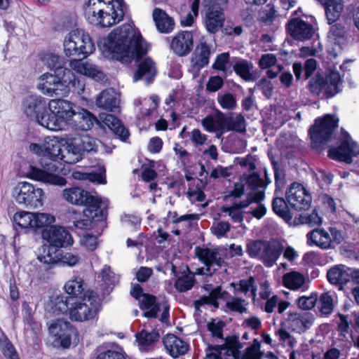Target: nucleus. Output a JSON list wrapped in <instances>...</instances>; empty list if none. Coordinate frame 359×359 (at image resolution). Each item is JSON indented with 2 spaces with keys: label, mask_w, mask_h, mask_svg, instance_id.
<instances>
[{
  "label": "nucleus",
  "mask_w": 359,
  "mask_h": 359,
  "mask_svg": "<svg viewBox=\"0 0 359 359\" xmlns=\"http://www.w3.org/2000/svg\"><path fill=\"white\" fill-rule=\"evenodd\" d=\"M245 120L241 114H236L229 118L224 117V128L226 131L243 133L245 131Z\"/></svg>",
  "instance_id": "43"
},
{
  "label": "nucleus",
  "mask_w": 359,
  "mask_h": 359,
  "mask_svg": "<svg viewBox=\"0 0 359 359\" xmlns=\"http://www.w3.org/2000/svg\"><path fill=\"white\" fill-rule=\"evenodd\" d=\"M304 276L297 271H291L285 273L283 277V285L291 290H297L304 283Z\"/></svg>",
  "instance_id": "46"
},
{
  "label": "nucleus",
  "mask_w": 359,
  "mask_h": 359,
  "mask_svg": "<svg viewBox=\"0 0 359 359\" xmlns=\"http://www.w3.org/2000/svg\"><path fill=\"white\" fill-rule=\"evenodd\" d=\"M45 65L50 69H64L65 68L60 67L61 57L54 53H48L43 57Z\"/></svg>",
  "instance_id": "60"
},
{
  "label": "nucleus",
  "mask_w": 359,
  "mask_h": 359,
  "mask_svg": "<svg viewBox=\"0 0 359 359\" xmlns=\"http://www.w3.org/2000/svg\"><path fill=\"white\" fill-rule=\"evenodd\" d=\"M248 304L244 299L232 297L226 302V307L231 311L243 313L248 312Z\"/></svg>",
  "instance_id": "52"
},
{
  "label": "nucleus",
  "mask_w": 359,
  "mask_h": 359,
  "mask_svg": "<svg viewBox=\"0 0 359 359\" xmlns=\"http://www.w3.org/2000/svg\"><path fill=\"white\" fill-rule=\"evenodd\" d=\"M55 222L54 215L46 212L20 210L13 215V222L22 229H39Z\"/></svg>",
  "instance_id": "11"
},
{
  "label": "nucleus",
  "mask_w": 359,
  "mask_h": 359,
  "mask_svg": "<svg viewBox=\"0 0 359 359\" xmlns=\"http://www.w3.org/2000/svg\"><path fill=\"white\" fill-rule=\"evenodd\" d=\"M318 300L316 293H312L309 296H302L297 299V304L302 310L312 309Z\"/></svg>",
  "instance_id": "56"
},
{
  "label": "nucleus",
  "mask_w": 359,
  "mask_h": 359,
  "mask_svg": "<svg viewBox=\"0 0 359 359\" xmlns=\"http://www.w3.org/2000/svg\"><path fill=\"white\" fill-rule=\"evenodd\" d=\"M334 292H323L319 297L318 309L321 315L328 316L332 313L334 305Z\"/></svg>",
  "instance_id": "40"
},
{
  "label": "nucleus",
  "mask_w": 359,
  "mask_h": 359,
  "mask_svg": "<svg viewBox=\"0 0 359 359\" xmlns=\"http://www.w3.org/2000/svg\"><path fill=\"white\" fill-rule=\"evenodd\" d=\"M97 352V355L95 359H126L123 353L117 348L105 349L99 347Z\"/></svg>",
  "instance_id": "53"
},
{
  "label": "nucleus",
  "mask_w": 359,
  "mask_h": 359,
  "mask_svg": "<svg viewBox=\"0 0 359 359\" xmlns=\"http://www.w3.org/2000/svg\"><path fill=\"white\" fill-rule=\"evenodd\" d=\"M229 54L228 53H222L218 55L212 65V69L225 72L226 71V65L229 61Z\"/></svg>",
  "instance_id": "63"
},
{
  "label": "nucleus",
  "mask_w": 359,
  "mask_h": 359,
  "mask_svg": "<svg viewBox=\"0 0 359 359\" xmlns=\"http://www.w3.org/2000/svg\"><path fill=\"white\" fill-rule=\"evenodd\" d=\"M11 195L18 204L25 208H38L43 205L44 192L29 182H20L13 188Z\"/></svg>",
  "instance_id": "9"
},
{
  "label": "nucleus",
  "mask_w": 359,
  "mask_h": 359,
  "mask_svg": "<svg viewBox=\"0 0 359 359\" xmlns=\"http://www.w3.org/2000/svg\"><path fill=\"white\" fill-rule=\"evenodd\" d=\"M151 323V322L149 323L147 325H145L142 331L136 334V339L142 347L152 344L159 338L158 331L154 329Z\"/></svg>",
  "instance_id": "34"
},
{
  "label": "nucleus",
  "mask_w": 359,
  "mask_h": 359,
  "mask_svg": "<svg viewBox=\"0 0 359 359\" xmlns=\"http://www.w3.org/2000/svg\"><path fill=\"white\" fill-rule=\"evenodd\" d=\"M104 172V169H102V171L100 173L74 171L72 172V177L74 180H88L92 182H97V184H104L106 183Z\"/></svg>",
  "instance_id": "50"
},
{
  "label": "nucleus",
  "mask_w": 359,
  "mask_h": 359,
  "mask_svg": "<svg viewBox=\"0 0 359 359\" xmlns=\"http://www.w3.org/2000/svg\"><path fill=\"white\" fill-rule=\"evenodd\" d=\"M267 243L263 241H249L247 243V253L250 257L261 260Z\"/></svg>",
  "instance_id": "51"
},
{
  "label": "nucleus",
  "mask_w": 359,
  "mask_h": 359,
  "mask_svg": "<svg viewBox=\"0 0 359 359\" xmlns=\"http://www.w3.org/2000/svg\"><path fill=\"white\" fill-rule=\"evenodd\" d=\"M74 126L82 130L91 129L95 122L106 126L121 140L126 141L128 136V130L125 128L121 121L111 114L102 113L99 115V121L90 111L84 109L74 111V117L71 121Z\"/></svg>",
  "instance_id": "8"
},
{
  "label": "nucleus",
  "mask_w": 359,
  "mask_h": 359,
  "mask_svg": "<svg viewBox=\"0 0 359 359\" xmlns=\"http://www.w3.org/2000/svg\"><path fill=\"white\" fill-rule=\"evenodd\" d=\"M230 229L231 225L229 222L220 221L212 224L211 231L217 238H222L226 236Z\"/></svg>",
  "instance_id": "61"
},
{
  "label": "nucleus",
  "mask_w": 359,
  "mask_h": 359,
  "mask_svg": "<svg viewBox=\"0 0 359 359\" xmlns=\"http://www.w3.org/2000/svg\"><path fill=\"white\" fill-rule=\"evenodd\" d=\"M159 103V98L156 95H151L149 99H144L142 102L140 100L135 101L136 104H143L144 107L140 109L143 116H148L151 112L156 109Z\"/></svg>",
  "instance_id": "54"
},
{
  "label": "nucleus",
  "mask_w": 359,
  "mask_h": 359,
  "mask_svg": "<svg viewBox=\"0 0 359 359\" xmlns=\"http://www.w3.org/2000/svg\"><path fill=\"white\" fill-rule=\"evenodd\" d=\"M309 245H316L322 250H329L334 248V245L339 244L344 241V236L341 231L334 227H330L328 230L323 228H317L306 234Z\"/></svg>",
  "instance_id": "10"
},
{
  "label": "nucleus",
  "mask_w": 359,
  "mask_h": 359,
  "mask_svg": "<svg viewBox=\"0 0 359 359\" xmlns=\"http://www.w3.org/2000/svg\"><path fill=\"white\" fill-rule=\"evenodd\" d=\"M351 269L343 264L336 265L328 270L327 278L332 285L346 284L351 278Z\"/></svg>",
  "instance_id": "29"
},
{
  "label": "nucleus",
  "mask_w": 359,
  "mask_h": 359,
  "mask_svg": "<svg viewBox=\"0 0 359 359\" xmlns=\"http://www.w3.org/2000/svg\"><path fill=\"white\" fill-rule=\"evenodd\" d=\"M195 251L199 259L205 264L207 272L211 273L212 267L220 268L224 264V261L215 250L198 247L196 248Z\"/></svg>",
  "instance_id": "26"
},
{
  "label": "nucleus",
  "mask_w": 359,
  "mask_h": 359,
  "mask_svg": "<svg viewBox=\"0 0 359 359\" xmlns=\"http://www.w3.org/2000/svg\"><path fill=\"white\" fill-rule=\"evenodd\" d=\"M99 302L93 291H88L83 297H57L53 312L67 313L73 321L83 322L94 318L97 313Z\"/></svg>",
  "instance_id": "4"
},
{
  "label": "nucleus",
  "mask_w": 359,
  "mask_h": 359,
  "mask_svg": "<svg viewBox=\"0 0 359 359\" xmlns=\"http://www.w3.org/2000/svg\"><path fill=\"white\" fill-rule=\"evenodd\" d=\"M46 158L50 159L49 162L40 161L42 168L29 165L25 172V176L35 181H39L53 185L65 186L66 180L53 172L57 170L56 164L53 161L61 160L62 156V144L55 137H46Z\"/></svg>",
  "instance_id": "5"
},
{
  "label": "nucleus",
  "mask_w": 359,
  "mask_h": 359,
  "mask_svg": "<svg viewBox=\"0 0 359 359\" xmlns=\"http://www.w3.org/2000/svg\"><path fill=\"white\" fill-rule=\"evenodd\" d=\"M73 104L63 99H53L48 102V109L56 114V116L67 126L71 123L74 111Z\"/></svg>",
  "instance_id": "23"
},
{
  "label": "nucleus",
  "mask_w": 359,
  "mask_h": 359,
  "mask_svg": "<svg viewBox=\"0 0 359 359\" xmlns=\"http://www.w3.org/2000/svg\"><path fill=\"white\" fill-rule=\"evenodd\" d=\"M82 155L76 137L67 139L62 150V161L66 163L74 164L82 158Z\"/></svg>",
  "instance_id": "30"
},
{
  "label": "nucleus",
  "mask_w": 359,
  "mask_h": 359,
  "mask_svg": "<svg viewBox=\"0 0 359 359\" xmlns=\"http://www.w3.org/2000/svg\"><path fill=\"white\" fill-rule=\"evenodd\" d=\"M273 211L286 222H290L292 215L287 208V203L283 198L276 197L272 201Z\"/></svg>",
  "instance_id": "47"
},
{
  "label": "nucleus",
  "mask_w": 359,
  "mask_h": 359,
  "mask_svg": "<svg viewBox=\"0 0 359 359\" xmlns=\"http://www.w3.org/2000/svg\"><path fill=\"white\" fill-rule=\"evenodd\" d=\"M217 100L223 109L233 110L237 106L235 96L229 93L218 95Z\"/></svg>",
  "instance_id": "55"
},
{
  "label": "nucleus",
  "mask_w": 359,
  "mask_h": 359,
  "mask_svg": "<svg viewBox=\"0 0 359 359\" xmlns=\"http://www.w3.org/2000/svg\"><path fill=\"white\" fill-rule=\"evenodd\" d=\"M325 13L329 24L334 22L340 16L343 8V0H325Z\"/></svg>",
  "instance_id": "37"
},
{
  "label": "nucleus",
  "mask_w": 359,
  "mask_h": 359,
  "mask_svg": "<svg viewBox=\"0 0 359 359\" xmlns=\"http://www.w3.org/2000/svg\"><path fill=\"white\" fill-rule=\"evenodd\" d=\"M201 123L208 132H216L224 130V116L220 113V116L214 118L208 116L202 119Z\"/></svg>",
  "instance_id": "49"
},
{
  "label": "nucleus",
  "mask_w": 359,
  "mask_h": 359,
  "mask_svg": "<svg viewBox=\"0 0 359 359\" xmlns=\"http://www.w3.org/2000/svg\"><path fill=\"white\" fill-rule=\"evenodd\" d=\"M62 196L64 200L70 204L75 205L86 206L84 210L86 216L96 218L97 220L106 217V208L108 201H103L97 195H92L89 192L79 187H71L65 189Z\"/></svg>",
  "instance_id": "7"
},
{
  "label": "nucleus",
  "mask_w": 359,
  "mask_h": 359,
  "mask_svg": "<svg viewBox=\"0 0 359 359\" xmlns=\"http://www.w3.org/2000/svg\"><path fill=\"white\" fill-rule=\"evenodd\" d=\"M340 81L339 72L331 71L325 76L317 74L309 81V89L313 94L319 95L324 93L333 96L337 93V86Z\"/></svg>",
  "instance_id": "12"
},
{
  "label": "nucleus",
  "mask_w": 359,
  "mask_h": 359,
  "mask_svg": "<svg viewBox=\"0 0 359 359\" xmlns=\"http://www.w3.org/2000/svg\"><path fill=\"white\" fill-rule=\"evenodd\" d=\"M140 306L144 310V316L147 318H156L159 307L156 303V299L154 296L149 294L142 295L139 301Z\"/></svg>",
  "instance_id": "39"
},
{
  "label": "nucleus",
  "mask_w": 359,
  "mask_h": 359,
  "mask_svg": "<svg viewBox=\"0 0 359 359\" xmlns=\"http://www.w3.org/2000/svg\"><path fill=\"white\" fill-rule=\"evenodd\" d=\"M359 154V144L353 140L346 131H341V144L338 147L330 148L328 156L334 160L351 163L352 158Z\"/></svg>",
  "instance_id": "13"
},
{
  "label": "nucleus",
  "mask_w": 359,
  "mask_h": 359,
  "mask_svg": "<svg viewBox=\"0 0 359 359\" xmlns=\"http://www.w3.org/2000/svg\"><path fill=\"white\" fill-rule=\"evenodd\" d=\"M337 124L338 119L330 114L316 119L315 124L309 130L312 141L315 143H323L329 140Z\"/></svg>",
  "instance_id": "14"
},
{
  "label": "nucleus",
  "mask_w": 359,
  "mask_h": 359,
  "mask_svg": "<svg viewBox=\"0 0 359 359\" xmlns=\"http://www.w3.org/2000/svg\"><path fill=\"white\" fill-rule=\"evenodd\" d=\"M288 203L297 210H308L312 198L306 188L301 184L292 183L286 192Z\"/></svg>",
  "instance_id": "17"
},
{
  "label": "nucleus",
  "mask_w": 359,
  "mask_h": 359,
  "mask_svg": "<svg viewBox=\"0 0 359 359\" xmlns=\"http://www.w3.org/2000/svg\"><path fill=\"white\" fill-rule=\"evenodd\" d=\"M149 46L139 30L132 24H124L114 29L104 41V53L122 63H130L147 54Z\"/></svg>",
  "instance_id": "1"
},
{
  "label": "nucleus",
  "mask_w": 359,
  "mask_h": 359,
  "mask_svg": "<svg viewBox=\"0 0 359 359\" xmlns=\"http://www.w3.org/2000/svg\"><path fill=\"white\" fill-rule=\"evenodd\" d=\"M36 88L49 97L67 96L69 91L81 95L85 90L84 81L76 79L69 68L57 69L54 74L46 72L37 79Z\"/></svg>",
  "instance_id": "3"
},
{
  "label": "nucleus",
  "mask_w": 359,
  "mask_h": 359,
  "mask_svg": "<svg viewBox=\"0 0 359 359\" xmlns=\"http://www.w3.org/2000/svg\"><path fill=\"white\" fill-rule=\"evenodd\" d=\"M163 343L168 353L175 358L185 354L188 351L187 344L172 334L165 336Z\"/></svg>",
  "instance_id": "28"
},
{
  "label": "nucleus",
  "mask_w": 359,
  "mask_h": 359,
  "mask_svg": "<svg viewBox=\"0 0 359 359\" xmlns=\"http://www.w3.org/2000/svg\"><path fill=\"white\" fill-rule=\"evenodd\" d=\"M23 110L26 115L35 118L36 122L48 109V103L44 97L40 95H32L27 96L23 101Z\"/></svg>",
  "instance_id": "21"
},
{
  "label": "nucleus",
  "mask_w": 359,
  "mask_h": 359,
  "mask_svg": "<svg viewBox=\"0 0 359 359\" xmlns=\"http://www.w3.org/2000/svg\"><path fill=\"white\" fill-rule=\"evenodd\" d=\"M231 285L233 287L235 292H241L246 294L250 292L253 299L257 296L255 280L252 276L248 279L241 280L238 283H232Z\"/></svg>",
  "instance_id": "41"
},
{
  "label": "nucleus",
  "mask_w": 359,
  "mask_h": 359,
  "mask_svg": "<svg viewBox=\"0 0 359 359\" xmlns=\"http://www.w3.org/2000/svg\"><path fill=\"white\" fill-rule=\"evenodd\" d=\"M50 334L55 339L56 345L68 348L71 344L72 334L75 330L69 322L57 320L52 323L48 327Z\"/></svg>",
  "instance_id": "19"
},
{
  "label": "nucleus",
  "mask_w": 359,
  "mask_h": 359,
  "mask_svg": "<svg viewBox=\"0 0 359 359\" xmlns=\"http://www.w3.org/2000/svg\"><path fill=\"white\" fill-rule=\"evenodd\" d=\"M288 34L295 40L304 41L311 39L315 34L312 25L299 18H293L287 25Z\"/></svg>",
  "instance_id": "20"
},
{
  "label": "nucleus",
  "mask_w": 359,
  "mask_h": 359,
  "mask_svg": "<svg viewBox=\"0 0 359 359\" xmlns=\"http://www.w3.org/2000/svg\"><path fill=\"white\" fill-rule=\"evenodd\" d=\"M242 348L238 340L233 339L222 346H217L214 348L215 353L207 355L212 359H239L240 349Z\"/></svg>",
  "instance_id": "24"
},
{
  "label": "nucleus",
  "mask_w": 359,
  "mask_h": 359,
  "mask_svg": "<svg viewBox=\"0 0 359 359\" xmlns=\"http://www.w3.org/2000/svg\"><path fill=\"white\" fill-rule=\"evenodd\" d=\"M1 350L8 359H20L15 347L7 339L1 343Z\"/></svg>",
  "instance_id": "62"
},
{
  "label": "nucleus",
  "mask_w": 359,
  "mask_h": 359,
  "mask_svg": "<svg viewBox=\"0 0 359 359\" xmlns=\"http://www.w3.org/2000/svg\"><path fill=\"white\" fill-rule=\"evenodd\" d=\"M199 0H194L191 4V12H189L186 15L181 18V25L182 26H191L194 20V18L198 14Z\"/></svg>",
  "instance_id": "58"
},
{
  "label": "nucleus",
  "mask_w": 359,
  "mask_h": 359,
  "mask_svg": "<svg viewBox=\"0 0 359 359\" xmlns=\"http://www.w3.org/2000/svg\"><path fill=\"white\" fill-rule=\"evenodd\" d=\"M156 73L155 65L151 59L145 58L139 65L138 69L134 75V81L144 79L150 83Z\"/></svg>",
  "instance_id": "32"
},
{
  "label": "nucleus",
  "mask_w": 359,
  "mask_h": 359,
  "mask_svg": "<svg viewBox=\"0 0 359 359\" xmlns=\"http://www.w3.org/2000/svg\"><path fill=\"white\" fill-rule=\"evenodd\" d=\"M266 250L262 257L261 260L267 267L273 266L281 254L280 249L278 245L267 243Z\"/></svg>",
  "instance_id": "44"
},
{
  "label": "nucleus",
  "mask_w": 359,
  "mask_h": 359,
  "mask_svg": "<svg viewBox=\"0 0 359 359\" xmlns=\"http://www.w3.org/2000/svg\"><path fill=\"white\" fill-rule=\"evenodd\" d=\"M41 237L50 245L57 248H67L73 244L70 233L61 226L53 225L43 229Z\"/></svg>",
  "instance_id": "18"
},
{
  "label": "nucleus",
  "mask_w": 359,
  "mask_h": 359,
  "mask_svg": "<svg viewBox=\"0 0 359 359\" xmlns=\"http://www.w3.org/2000/svg\"><path fill=\"white\" fill-rule=\"evenodd\" d=\"M299 222L302 224H308L311 226H313L321 224L322 219L317 212L313 210L310 214L304 213L301 215L299 217Z\"/></svg>",
  "instance_id": "59"
},
{
  "label": "nucleus",
  "mask_w": 359,
  "mask_h": 359,
  "mask_svg": "<svg viewBox=\"0 0 359 359\" xmlns=\"http://www.w3.org/2000/svg\"><path fill=\"white\" fill-rule=\"evenodd\" d=\"M62 46L66 57H75L69 61L71 70L97 81L104 80V74L95 65L82 61L95 50L88 33L83 29L73 30L65 36Z\"/></svg>",
  "instance_id": "2"
},
{
  "label": "nucleus",
  "mask_w": 359,
  "mask_h": 359,
  "mask_svg": "<svg viewBox=\"0 0 359 359\" xmlns=\"http://www.w3.org/2000/svg\"><path fill=\"white\" fill-rule=\"evenodd\" d=\"M152 15L157 29L160 32L167 34L173 30L175 27L174 20L164 11L156 8L153 11Z\"/></svg>",
  "instance_id": "31"
},
{
  "label": "nucleus",
  "mask_w": 359,
  "mask_h": 359,
  "mask_svg": "<svg viewBox=\"0 0 359 359\" xmlns=\"http://www.w3.org/2000/svg\"><path fill=\"white\" fill-rule=\"evenodd\" d=\"M170 47L180 56L188 54L193 47L192 34L187 31L179 32L172 39Z\"/></svg>",
  "instance_id": "25"
},
{
  "label": "nucleus",
  "mask_w": 359,
  "mask_h": 359,
  "mask_svg": "<svg viewBox=\"0 0 359 359\" xmlns=\"http://www.w3.org/2000/svg\"><path fill=\"white\" fill-rule=\"evenodd\" d=\"M255 87L262 90L263 95L266 98H270L272 95L273 86L271 81L267 78H262L257 83Z\"/></svg>",
  "instance_id": "64"
},
{
  "label": "nucleus",
  "mask_w": 359,
  "mask_h": 359,
  "mask_svg": "<svg viewBox=\"0 0 359 359\" xmlns=\"http://www.w3.org/2000/svg\"><path fill=\"white\" fill-rule=\"evenodd\" d=\"M65 292L69 297H77L83 290V280L80 276H73L64 286Z\"/></svg>",
  "instance_id": "48"
},
{
  "label": "nucleus",
  "mask_w": 359,
  "mask_h": 359,
  "mask_svg": "<svg viewBox=\"0 0 359 359\" xmlns=\"http://www.w3.org/2000/svg\"><path fill=\"white\" fill-rule=\"evenodd\" d=\"M75 137L76 139V142L80 146L82 153L84 151L90 152L95 151L97 145L96 141L94 138L87 135Z\"/></svg>",
  "instance_id": "57"
},
{
  "label": "nucleus",
  "mask_w": 359,
  "mask_h": 359,
  "mask_svg": "<svg viewBox=\"0 0 359 359\" xmlns=\"http://www.w3.org/2000/svg\"><path fill=\"white\" fill-rule=\"evenodd\" d=\"M314 319L311 313L290 312L285 323L292 331L303 333L312 326Z\"/></svg>",
  "instance_id": "22"
},
{
  "label": "nucleus",
  "mask_w": 359,
  "mask_h": 359,
  "mask_svg": "<svg viewBox=\"0 0 359 359\" xmlns=\"http://www.w3.org/2000/svg\"><path fill=\"white\" fill-rule=\"evenodd\" d=\"M48 109H46V112L40 117L37 123L50 130H62L66 126L56 116V114L50 111L48 112Z\"/></svg>",
  "instance_id": "35"
},
{
  "label": "nucleus",
  "mask_w": 359,
  "mask_h": 359,
  "mask_svg": "<svg viewBox=\"0 0 359 359\" xmlns=\"http://www.w3.org/2000/svg\"><path fill=\"white\" fill-rule=\"evenodd\" d=\"M181 276L177 278L175 283V287L177 290L184 292L191 290L195 283V278L192 272L189 271L187 266H184L181 272Z\"/></svg>",
  "instance_id": "38"
},
{
  "label": "nucleus",
  "mask_w": 359,
  "mask_h": 359,
  "mask_svg": "<svg viewBox=\"0 0 359 359\" xmlns=\"http://www.w3.org/2000/svg\"><path fill=\"white\" fill-rule=\"evenodd\" d=\"M221 2L211 0L205 6V25L207 31L211 34L217 32L222 27L225 20Z\"/></svg>",
  "instance_id": "16"
},
{
  "label": "nucleus",
  "mask_w": 359,
  "mask_h": 359,
  "mask_svg": "<svg viewBox=\"0 0 359 359\" xmlns=\"http://www.w3.org/2000/svg\"><path fill=\"white\" fill-rule=\"evenodd\" d=\"M210 50L206 43H201L196 49L194 55L191 59L192 66L199 70L209 63Z\"/></svg>",
  "instance_id": "33"
},
{
  "label": "nucleus",
  "mask_w": 359,
  "mask_h": 359,
  "mask_svg": "<svg viewBox=\"0 0 359 359\" xmlns=\"http://www.w3.org/2000/svg\"><path fill=\"white\" fill-rule=\"evenodd\" d=\"M119 95L112 88L102 90L95 101L97 107L110 111H115L119 107Z\"/></svg>",
  "instance_id": "27"
},
{
  "label": "nucleus",
  "mask_w": 359,
  "mask_h": 359,
  "mask_svg": "<svg viewBox=\"0 0 359 359\" xmlns=\"http://www.w3.org/2000/svg\"><path fill=\"white\" fill-rule=\"evenodd\" d=\"M233 70L241 78L245 81H253L255 76L253 74V64L246 60H239L233 65Z\"/></svg>",
  "instance_id": "36"
},
{
  "label": "nucleus",
  "mask_w": 359,
  "mask_h": 359,
  "mask_svg": "<svg viewBox=\"0 0 359 359\" xmlns=\"http://www.w3.org/2000/svg\"><path fill=\"white\" fill-rule=\"evenodd\" d=\"M121 6L114 0H88L84 6V16L93 25L111 27L123 19L124 13Z\"/></svg>",
  "instance_id": "6"
},
{
  "label": "nucleus",
  "mask_w": 359,
  "mask_h": 359,
  "mask_svg": "<svg viewBox=\"0 0 359 359\" xmlns=\"http://www.w3.org/2000/svg\"><path fill=\"white\" fill-rule=\"evenodd\" d=\"M242 181H245V184L253 190V191L250 192L249 194H255L260 191H263L264 193L267 184L271 182L267 179L266 182H264L263 180L255 172L243 177ZM264 195L265 196L264 194Z\"/></svg>",
  "instance_id": "45"
},
{
  "label": "nucleus",
  "mask_w": 359,
  "mask_h": 359,
  "mask_svg": "<svg viewBox=\"0 0 359 359\" xmlns=\"http://www.w3.org/2000/svg\"><path fill=\"white\" fill-rule=\"evenodd\" d=\"M264 199L263 191H258L255 194H248L247 198L241 201L239 203L233 202L231 205H224L221 207L222 213H224V216H229L233 222L241 223L243 220V209L250 206L252 202H259Z\"/></svg>",
  "instance_id": "15"
},
{
  "label": "nucleus",
  "mask_w": 359,
  "mask_h": 359,
  "mask_svg": "<svg viewBox=\"0 0 359 359\" xmlns=\"http://www.w3.org/2000/svg\"><path fill=\"white\" fill-rule=\"evenodd\" d=\"M98 282H101L103 290L109 292L112 290V287L117 283L118 278L111 271L109 266H104L101 273L97 277Z\"/></svg>",
  "instance_id": "42"
}]
</instances>
